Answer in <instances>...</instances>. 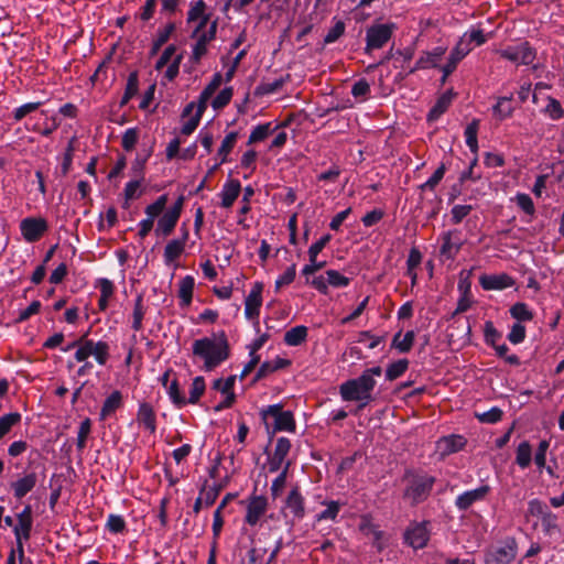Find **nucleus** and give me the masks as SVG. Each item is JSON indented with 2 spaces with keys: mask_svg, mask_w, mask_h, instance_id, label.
Masks as SVG:
<instances>
[{
  "mask_svg": "<svg viewBox=\"0 0 564 564\" xmlns=\"http://www.w3.org/2000/svg\"><path fill=\"white\" fill-rule=\"evenodd\" d=\"M193 355L204 359V369L210 371L229 357V345L224 332L193 343Z\"/></svg>",
  "mask_w": 564,
  "mask_h": 564,
  "instance_id": "nucleus-1",
  "label": "nucleus"
},
{
  "mask_svg": "<svg viewBox=\"0 0 564 564\" xmlns=\"http://www.w3.org/2000/svg\"><path fill=\"white\" fill-rule=\"evenodd\" d=\"M377 384L376 379H370L367 376H359L355 379H349L339 386V394L343 401L359 402L357 410H362L371 401H373L372 392Z\"/></svg>",
  "mask_w": 564,
  "mask_h": 564,
  "instance_id": "nucleus-2",
  "label": "nucleus"
},
{
  "mask_svg": "<svg viewBox=\"0 0 564 564\" xmlns=\"http://www.w3.org/2000/svg\"><path fill=\"white\" fill-rule=\"evenodd\" d=\"M406 487L403 492V498L409 500L411 505H419L425 501L435 484V477L426 473H413L408 470L404 475Z\"/></svg>",
  "mask_w": 564,
  "mask_h": 564,
  "instance_id": "nucleus-3",
  "label": "nucleus"
},
{
  "mask_svg": "<svg viewBox=\"0 0 564 564\" xmlns=\"http://www.w3.org/2000/svg\"><path fill=\"white\" fill-rule=\"evenodd\" d=\"M518 554V543L508 536L498 544L489 546L484 554L485 564H510Z\"/></svg>",
  "mask_w": 564,
  "mask_h": 564,
  "instance_id": "nucleus-4",
  "label": "nucleus"
},
{
  "mask_svg": "<svg viewBox=\"0 0 564 564\" xmlns=\"http://www.w3.org/2000/svg\"><path fill=\"white\" fill-rule=\"evenodd\" d=\"M261 416L264 422L268 419H273V429L272 433L286 431L294 432L295 431V421L293 413L291 411H283L281 404H272L261 410Z\"/></svg>",
  "mask_w": 564,
  "mask_h": 564,
  "instance_id": "nucleus-5",
  "label": "nucleus"
},
{
  "mask_svg": "<svg viewBox=\"0 0 564 564\" xmlns=\"http://www.w3.org/2000/svg\"><path fill=\"white\" fill-rule=\"evenodd\" d=\"M393 24H373L366 32V52L383 47L392 36Z\"/></svg>",
  "mask_w": 564,
  "mask_h": 564,
  "instance_id": "nucleus-6",
  "label": "nucleus"
},
{
  "mask_svg": "<svg viewBox=\"0 0 564 564\" xmlns=\"http://www.w3.org/2000/svg\"><path fill=\"white\" fill-rule=\"evenodd\" d=\"M283 514L284 518L292 516L293 521H300L305 517V498L302 495L299 486L293 487L285 497Z\"/></svg>",
  "mask_w": 564,
  "mask_h": 564,
  "instance_id": "nucleus-7",
  "label": "nucleus"
},
{
  "mask_svg": "<svg viewBox=\"0 0 564 564\" xmlns=\"http://www.w3.org/2000/svg\"><path fill=\"white\" fill-rule=\"evenodd\" d=\"M500 56L517 65H531L536 57V53L528 42H522L500 51Z\"/></svg>",
  "mask_w": 564,
  "mask_h": 564,
  "instance_id": "nucleus-8",
  "label": "nucleus"
},
{
  "mask_svg": "<svg viewBox=\"0 0 564 564\" xmlns=\"http://www.w3.org/2000/svg\"><path fill=\"white\" fill-rule=\"evenodd\" d=\"M438 240L441 241L440 254L446 260H454L464 245L458 229L442 232Z\"/></svg>",
  "mask_w": 564,
  "mask_h": 564,
  "instance_id": "nucleus-9",
  "label": "nucleus"
},
{
  "mask_svg": "<svg viewBox=\"0 0 564 564\" xmlns=\"http://www.w3.org/2000/svg\"><path fill=\"white\" fill-rule=\"evenodd\" d=\"M262 290L263 285L260 282H256L245 300V316L249 321H256L254 326L259 332V314L262 305Z\"/></svg>",
  "mask_w": 564,
  "mask_h": 564,
  "instance_id": "nucleus-10",
  "label": "nucleus"
},
{
  "mask_svg": "<svg viewBox=\"0 0 564 564\" xmlns=\"http://www.w3.org/2000/svg\"><path fill=\"white\" fill-rule=\"evenodd\" d=\"M48 229L44 218L26 217L20 223L21 235L28 242L37 241Z\"/></svg>",
  "mask_w": 564,
  "mask_h": 564,
  "instance_id": "nucleus-11",
  "label": "nucleus"
},
{
  "mask_svg": "<svg viewBox=\"0 0 564 564\" xmlns=\"http://www.w3.org/2000/svg\"><path fill=\"white\" fill-rule=\"evenodd\" d=\"M430 531L427 522L413 523L404 532V541L411 547L419 550L427 545Z\"/></svg>",
  "mask_w": 564,
  "mask_h": 564,
  "instance_id": "nucleus-12",
  "label": "nucleus"
},
{
  "mask_svg": "<svg viewBox=\"0 0 564 564\" xmlns=\"http://www.w3.org/2000/svg\"><path fill=\"white\" fill-rule=\"evenodd\" d=\"M489 492L490 487L488 485H482L476 489L467 490L457 496L455 507L460 511H466L475 502L482 501Z\"/></svg>",
  "mask_w": 564,
  "mask_h": 564,
  "instance_id": "nucleus-13",
  "label": "nucleus"
},
{
  "mask_svg": "<svg viewBox=\"0 0 564 564\" xmlns=\"http://www.w3.org/2000/svg\"><path fill=\"white\" fill-rule=\"evenodd\" d=\"M217 31V21H213L208 28V30H202L198 34L195 36H198L196 44L193 47V55L192 59L194 62H199L200 58L206 54L207 52V44L213 41L216 36Z\"/></svg>",
  "mask_w": 564,
  "mask_h": 564,
  "instance_id": "nucleus-14",
  "label": "nucleus"
},
{
  "mask_svg": "<svg viewBox=\"0 0 564 564\" xmlns=\"http://www.w3.org/2000/svg\"><path fill=\"white\" fill-rule=\"evenodd\" d=\"M291 442L286 437H279L276 440L274 452L268 458V466L270 473L278 471L284 464L285 457L290 453Z\"/></svg>",
  "mask_w": 564,
  "mask_h": 564,
  "instance_id": "nucleus-15",
  "label": "nucleus"
},
{
  "mask_svg": "<svg viewBox=\"0 0 564 564\" xmlns=\"http://www.w3.org/2000/svg\"><path fill=\"white\" fill-rule=\"evenodd\" d=\"M471 46L464 40H460L452 50L446 64L442 67L443 80L446 79L457 67V64L471 51Z\"/></svg>",
  "mask_w": 564,
  "mask_h": 564,
  "instance_id": "nucleus-16",
  "label": "nucleus"
},
{
  "mask_svg": "<svg viewBox=\"0 0 564 564\" xmlns=\"http://www.w3.org/2000/svg\"><path fill=\"white\" fill-rule=\"evenodd\" d=\"M267 509L268 500L264 496H252L247 506L245 521L250 525H256L267 512Z\"/></svg>",
  "mask_w": 564,
  "mask_h": 564,
  "instance_id": "nucleus-17",
  "label": "nucleus"
},
{
  "mask_svg": "<svg viewBox=\"0 0 564 564\" xmlns=\"http://www.w3.org/2000/svg\"><path fill=\"white\" fill-rule=\"evenodd\" d=\"M479 283L484 290H505L514 285V280L507 273L500 274H482Z\"/></svg>",
  "mask_w": 564,
  "mask_h": 564,
  "instance_id": "nucleus-18",
  "label": "nucleus"
},
{
  "mask_svg": "<svg viewBox=\"0 0 564 564\" xmlns=\"http://www.w3.org/2000/svg\"><path fill=\"white\" fill-rule=\"evenodd\" d=\"M466 440L462 435H448L436 442V449L442 456H447L464 448Z\"/></svg>",
  "mask_w": 564,
  "mask_h": 564,
  "instance_id": "nucleus-19",
  "label": "nucleus"
},
{
  "mask_svg": "<svg viewBox=\"0 0 564 564\" xmlns=\"http://www.w3.org/2000/svg\"><path fill=\"white\" fill-rule=\"evenodd\" d=\"M240 192L241 184L238 180L230 178L226 181L219 194L221 197L220 206L227 209L230 208L238 198Z\"/></svg>",
  "mask_w": 564,
  "mask_h": 564,
  "instance_id": "nucleus-20",
  "label": "nucleus"
},
{
  "mask_svg": "<svg viewBox=\"0 0 564 564\" xmlns=\"http://www.w3.org/2000/svg\"><path fill=\"white\" fill-rule=\"evenodd\" d=\"M188 238V231L185 229L181 239H172L164 248V262L171 264L184 252L185 243Z\"/></svg>",
  "mask_w": 564,
  "mask_h": 564,
  "instance_id": "nucleus-21",
  "label": "nucleus"
},
{
  "mask_svg": "<svg viewBox=\"0 0 564 564\" xmlns=\"http://www.w3.org/2000/svg\"><path fill=\"white\" fill-rule=\"evenodd\" d=\"M37 482V476L35 473H29L18 480L11 482L13 495L17 499H22L30 491L34 489Z\"/></svg>",
  "mask_w": 564,
  "mask_h": 564,
  "instance_id": "nucleus-22",
  "label": "nucleus"
},
{
  "mask_svg": "<svg viewBox=\"0 0 564 564\" xmlns=\"http://www.w3.org/2000/svg\"><path fill=\"white\" fill-rule=\"evenodd\" d=\"M444 54H445V48L442 46H437V47L433 48L431 52L424 53L416 61L414 67L410 70V73H414L417 69H426V68L436 67Z\"/></svg>",
  "mask_w": 564,
  "mask_h": 564,
  "instance_id": "nucleus-23",
  "label": "nucleus"
},
{
  "mask_svg": "<svg viewBox=\"0 0 564 564\" xmlns=\"http://www.w3.org/2000/svg\"><path fill=\"white\" fill-rule=\"evenodd\" d=\"M137 421L143 425L150 433L156 431V415L153 406L148 402H142L137 412Z\"/></svg>",
  "mask_w": 564,
  "mask_h": 564,
  "instance_id": "nucleus-24",
  "label": "nucleus"
},
{
  "mask_svg": "<svg viewBox=\"0 0 564 564\" xmlns=\"http://www.w3.org/2000/svg\"><path fill=\"white\" fill-rule=\"evenodd\" d=\"M206 4L203 0H198L192 4L188 13L187 21L193 22L200 19L197 28L194 30V35L198 34L202 30H204L208 22V15H205Z\"/></svg>",
  "mask_w": 564,
  "mask_h": 564,
  "instance_id": "nucleus-25",
  "label": "nucleus"
},
{
  "mask_svg": "<svg viewBox=\"0 0 564 564\" xmlns=\"http://www.w3.org/2000/svg\"><path fill=\"white\" fill-rule=\"evenodd\" d=\"M178 219L180 218H177L174 212L165 210L158 220V225L155 228L156 236H170L173 232Z\"/></svg>",
  "mask_w": 564,
  "mask_h": 564,
  "instance_id": "nucleus-26",
  "label": "nucleus"
},
{
  "mask_svg": "<svg viewBox=\"0 0 564 564\" xmlns=\"http://www.w3.org/2000/svg\"><path fill=\"white\" fill-rule=\"evenodd\" d=\"M195 280L192 275H186L180 281L178 297L181 306L187 307L192 303Z\"/></svg>",
  "mask_w": 564,
  "mask_h": 564,
  "instance_id": "nucleus-27",
  "label": "nucleus"
},
{
  "mask_svg": "<svg viewBox=\"0 0 564 564\" xmlns=\"http://www.w3.org/2000/svg\"><path fill=\"white\" fill-rule=\"evenodd\" d=\"M453 100V94L451 91L444 93L431 108L427 115L429 121L437 120L451 106Z\"/></svg>",
  "mask_w": 564,
  "mask_h": 564,
  "instance_id": "nucleus-28",
  "label": "nucleus"
},
{
  "mask_svg": "<svg viewBox=\"0 0 564 564\" xmlns=\"http://www.w3.org/2000/svg\"><path fill=\"white\" fill-rule=\"evenodd\" d=\"M307 334L308 329L304 325L292 327L284 334V343L292 347L300 346L306 340Z\"/></svg>",
  "mask_w": 564,
  "mask_h": 564,
  "instance_id": "nucleus-29",
  "label": "nucleus"
},
{
  "mask_svg": "<svg viewBox=\"0 0 564 564\" xmlns=\"http://www.w3.org/2000/svg\"><path fill=\"white\" fill-rule=\"evenodd\" d=\"M221 80H223V77L219 73H216L213 76V79L210 80V83L203 89V91L199 95V98L197 101V106H199V108H204L206 110L207 102L213 97V95L216 93V90L219 88Z\"/></svg>",
  "mask_w": 564,
  "mask_h": 564,
  "instance_id": "nucleus-30",
  "label": "nucleus"
},
{
  "mask_svg": "<svg viewBox=\"0 0 564 564\" xmlns=\"http://www.w3.org/2000/svg\"><path fill=\"white\" fill-rule=\"evenodd\" d=\"M122 405V394L120 391H113L104 402L100 411V420L107 419Z\"/></svg>",
  "mask_w": 564,
  "mask_h": 564,
  "instance_id": "nucleus-31",
  "label": "nucleus"
},
{
  "mask_svg": "<svg viewBox=\"0 0 564 564\" xmlns=\"http://www.w3.org/2000/svg\"><path fill=\"white\" fill-rule=\"evenodd\" d=\"M323 505L326 508L315 516L314 523L321 522L323 520L336 521L341 508V503L339 501L330 500L323 501Z\"/></svg>",
  "mask_w": 564,
  "mask_h": 564,
  "instance_id": "nucleus-32",
  "label": "nucleus"
},
{
  "mask_svg": "<svg viewBox=\"0 0 564 564\" xmlns=\"http://www.w3.org/2000/svg\"><path fill=\"white\" fill-rule=\"evenodd\" d=\"M415 334L413 330H408L402 337V333L398 332L392 340V346L400 352H409L413 346Z\"/></svg>",
  "mask_w": 564,
  "mask_h": 564,
  "instance_id": "nucleus-33",
  "label": "nucleus"
},
{
  "mask_svg": "<svg viewBox=\"0 0 564 564\" xmlns=\"http://www.w3.org/2000/svg\"><path fill=\"white\" fill-rule=\"evenodd\" d=\"M492 110H494V115L499 120H505L506 118H509L514 110V107L512 105V98L511 97H500L498 99L497 104L494 106Z\"/></svg>",
  "mask_w": 564,
  "mask_h": 564,
  "instance_id": "nucleus-34",
  "label": "nucleus"
},
{
  "mask_svg": "<svg viewBox=\"0 0 564 564\" xmlns=\"http://www.w3.org/2000/svg\"><path fill=\"white\" fill-rule=\"evenodd\" d=\"M478 129H479V120L473 119L471 122H469L467 124V127L465 129V133H464L467 147L475 154L478 151V140H477Z\"/></svg>",
  "mask_w": 564,
  "mask_h": 564,
  "instance_id": "nucleus-35",
  "label": "nucleus"
},
{
  "mask_svg": "<svg viewBox=\"0 0 564 564\" xmlns=\"http://www.w3.org/2000/svg\"><path fill=\"white\" fill-rule=\"evenodd\" d=\"M237 139H238V132H236V131L229 132L225 137V139L223 140V142L218 149V153H217V156L220 159V163L227 162V156L232 151V149L237 142Z\"/></svg>",
  "mask_w": 564,
  "mask_h": 564,
  "instance_id": "nucleus-36",
  "label": "nucleus"
},
{
  "mask_svg": "<svg viewBox=\"0 0 564 564\" xmlns=\"http://www.w3.org/2000/svg\"><path fill=\"white\" fill-rule=\"evenodd\" d=\"M532 449L528 441H523L517 448L516 463L522 468H528L531 464Z\"/></svg>",
  "mask_w": 564,
  "mask_h": 564,
  "instance_id": "nucleus-37",
  "label": "nucleus"
},
{
  "mask_svg": "<svg viewBox=\"0 0 564 564\" xmlns=\"http://www.w3.org/2000/svg\"><path fill=\"white\" fill-rule=\"evenodd\" d=\"M166 203H167V195L164 194V195H161L160 197H158V199L154 203H152L145 207L144 213L147 215V218L151 219L154 223L156 217H159L161 214L163 215Z\"/></svg>",
  "mask_w": 564,
  "mask_h": 564,
  "instance_id": "nucleus-38",
  "label": "nucleus"
},
{
  "mask_svg": "<svg viewBox=\"0 0 564 564\" xmlns=\"http://www.w3.org/2000/svg\"><path fill=\"white\" fill-rule=\"evenodd\" d=\"M509 312L510 315L518 321V323L529 322L533 318V313L530 311L529 306L522 302L513 304Z\"/></svg>",
  "mask_w": 564,
  "mask_h": 564,
  "instance_id": "nucleus-39",
  "label": "nucleus"
},
{
  "mask_svg": "<svg viewBox=\"0 0 564 564\" xmlns=\"http://www.w3.org/2000/svg\"><path fill=\"white\" fill-rule=\"evenodd\" d=\"M275 128L271 127V122H267L263 124H258L253 128L249 135L248 144H253L260 141H263L265 138H268Z\"/></svg>",
  "mask_w": 564,
  "mask_h": 564,
  "instance_id": "nucleus-40",
  "label": "nucleus"
},
{
  "mask_svg": "<svg viewBox=\"0 0 564 564\" xmlns=\"http://www.w3.org/2000/svg\"><path fill=\"white\" fill-rule=\"evenodd\" d=\"M409 367L408 359H399L392 364H390L386 370V378L389 381H393L401 377Z\"/></svg>",
  "mask_w": 564,
  "mask_h": 564,
  "instance_id": "nucleus-41",
  "label": "nucleus"
},
{
  "mask_svg": "<svg viewBox=\"0 0 564 564\" xmlns=\"http://www.w3.org/2000/svg\"><path fill=\"white\" fill-rule=\"evenodd\" d=\"M139 79L135 72L131 73L128 77L124 94L120 100V107L126 106L129 100L138 93Z\"/></svg>",
  "mask_w": 564,
  "mask_h": 564,
  "instance_id": "nucleus-42",
  "label": "nucleus"
},
{
  "mask_svg": "<svg viewBox=\"0 0 564 564\" xmlns=\"http://www.w3.org/2000/svg\"><path fill=\"white\" fill-rule=\"evenodd\" d=\"M21 421V414L12 412L0 417V440L7 435L10 430Z\"/></svg>",
  "mask_w": 564,
  "mask_h": 564,
  "instance_id": "nucleus-43",
  "label": "nucleus"
},
{
  "mask_svg": "<svg viewBox=\"0 0 564 564\" xmlns=\"http://www.w3.org/2000/svg\"><path fill=\"white\" fill-rule=\"evenodd\" d=\"M205 388L206 386L203 377L198 376L194 378L189 390V398L188 400H186L187 403H197L200 397L203 395Z\"/></svg>",
  "mask_w": 564,
  "mask_h": 564,
  "instance_id": "nucleus-44",
  "label": "nucleus"
},
{
  "mask_svg": "<svg viewBox=\"0 0 564 564\" xmlns=\"http://www.w3.org/2000/svg\"><path fill=\"white\" fill-rule=\"evenodd\" d=\"M143 299L141 295L137 296L134 301L133 314H132V328L139 332L142 328V321L144 317Z\"/></svg>",
  "mask_w": 564,
  "mask_h": 564,
  "instance_id": "nucleus-45",
  "label": "nucleus"
},
{
  "mask_svg": "<svg viewBox=\"0 0 564 564\" xmlns=\"http://www.w3.org/2000/svg\"><path fill=\"white\" fill-rule=\"evenodd\" d=\"M291 466V463L290 462H286L284 467H283V470L279 474V476L272 481V485H271V495L272 497L275 499L280 496L282 489L284 488L285 486V482H286V477H288V471H289V468Z\"/></svg>",
  "mask_w": 564,
  "mask_h": 564,
  "instance_id": "nucleus-46",
  "label": "nucleus"
},
{
  "mask_svg": "<svg viewBox=\"0 0 564 564\" xmlns=\"http://www.w3.org/2000/svg\"><path fill=\"white\" fill-rule=\"evenodd\" d=\"M166 392H167L172 403L174 405H176L177 408H182L187 403L185 397L180 391L178 383H177L176 379H174L170 383V386L166 388Z\"/></svg>",
  "mask_w": 564,
  "mask_h": 564,
  "instance_id": "nucleus-47",
  "label": "nucleus"
},
{
  "mask_svg": "<svg viewBox=\"0 0 564 564\" xmlns=\"http://www.w3.org/2000/svg\"><path fill=\"white\" fill-rule=\"evenodd\" d=\"M18 523L13 527L15 540L28 541L31 538L33 521L17 520Z\"/></svg>",
  "mask_w": 564,
  "mask_h": 564,
  "instance_id": "nucleus-48",
  "label": "nucleus"
},
{
  "mask_svg": "<svg viewBox=\"0 0 564 564\" xmlns=\"http://www.w3.org/2000/svg\"><path fill=\"white\" fill-rule=\"evenodd\" d=\"M75 142H76V138L73 137L69 140L67 148L65 150L64 156H63L61 172H62V175H64V176L68 174V172L70 171V167H72L73 155H74V151H75Z\"/></svg>",
  "mask_w": 564,
  "mask_h": 564,
  "instance_id": "nucleus-49",
  "label": "nucleus"
},
{
  "mask_svg": "<svg viewBox=\"0 0 564 564\" xmlns=\"http://www.w3.org/2000/svg\"><path fill=\"white\" fill-rule=\"evenodd\" d=\"M93 352L91 356H95L97 362L101 366L106 365L109 357V346L106 341H93Z\"/></svg>",
  "mask_w": 564,
  "mask_h": 564,
  "instance_id": "nucleus-50",
  "label": "nucleus"
},
{
  "mask_svg": "<svg viewBox=\"0 0 564 564\" xmlns=\"http://www.w3.org/2000/svg\"><path fill=\"white\" fill-rule=\"evenodd\" d=\"M41 106H42L41 101L24 104L18 108H15L12 111V117H13L14 121H21L28 115L36 111Z\"/></svg>",
  "mask_w": 564,
  "mask_h": 564,
  "instance_id": "nucleus-51",
  "label": "nucleus"
},
{
  "mask_svg": "<svg viewBox=\"0 0 564 564\" xmlns=\"http://www.w3.org/2000/svg\"><path fill=\"white\" fill-rule=\"evenodd\" d=\"M484 336L486 344L490 346L497 345V343L501 339L502 335L495 327L491 321H487L484 325Z\"/></svg>",
  "mask_w": 564,
  "mask_h": 564,
  "instance_id": "nucleus-52",
  "label": "nucleus"
},
{
  "mask_svg": "<svg viewBox=\"0 0 564 564\" xmlns=\"http://www.w3.org/2000/svg\"><path fill=\"white\" fill-rule=\"evenodd\" d=\"M106 528L111 533H122L126 530V521L119 514H109Z\"/></svg>",
  "mask_w": 564,
  "mask_h": 564,
  "instance_id": "nucleus-53",
  "label": "nucleus"
},
{
  "mask_svg": "<svg viewBox=\"0 0 564 564\" xmlns=\"http://www.w3.org/2000/svg\"><path fill=\"white\" fill-rule=\"evenodd\" d=\"M232 88L231 87H226L224 88L221 91H219V94L213 99L212 101V107L215 109V110H219V109H223L224 107H226L231 98H232Z\"/></svg>",
  "mask_w": 564,
  "mask_h": 564,
  "instance_id": "nucleus-54",
  "label": "nucleus"
},
{
  "mask_svg": "<svg viewBox=\"0 0 564 564\" xmlns=\"http://www.w3.org/2000/svg\"><path fill=\"white\" fill-rule=\"evenodd\" d=\"M91 430V422L89 419H85L80 422L78 433H77V448L78 451H83L86 447V441Z\"/></svg>",
  "mask_w": 564,
  "mask_h": 564,
  "instance_id": "nucleus-55",
  "label": "nucleus"
},
{
  "mask_svg": "<svg viewBox=\"0 0 564 564\" xmlns=\"http://www.w3.org/2000/svg\"><path fill=\"white\" fill-rule=\"evenodd\" d=\"M445 172H446V166L444 163H442L436 169V171L432 174V176L424 184H422L420 186L421 189L422 191H425V189L433 191L438 185V183L442 181V178L444 177Z\"/></svg>",
  "mask_w": 564,
  "mask_h": 564,
  "instance_id": "nucleus-56",
  "label": "nucleus"
},
{
  "mask_svg": "<svg viewBox=\"0 0 564 564\" xmlns=\"http://www.w3.org/2000/svg\"><path fill=\"white\" fill-rule=\"evenodd\" d=\"M528 512L531 516L543 518L546 514L550 518L549 507L539 499H532L528 503Z\"/></svg>",
  "mask_w": 564,
  "mask_h": 564,
  "instance_id": "nucleus-57",
  "label": "nucleus"
},
{
  "mask_svg": "<svg viewBox=\"0 0 564 564\" xmlns=\"http://www.w3.org/2000/svg\"><path fill=\"white\" fill-rule=\"evenodd\" d=\"M205 109L204 108H199V106H197V110L195 112V116H193L192 118H189L182 127V133L185 134V135H189L192 134L195 129L198 127L199 124V121H200V118L204 113Z\"/></svg>",
  "mask_w": 564,
  "mask_h": 564,
  "instance_id": "nucleus-58",
  "label": "nucleus"
},
{
  "mask_svg": "<svg viewBox=\"0 0 564 564\" xmlns=\"http://www.w3.org/2000/svg\"><path fill=\"white\" fill-rule=\"evenodd\" d=\"M544 111L552 120H558L564 116V110L560 101L551 97L549 98Z\"/></svg>",
  "mask_w": 564,
  "mask_h": 564,
  "instance_id": "nucleus-59",
  "label": "nucleus"
},
{
  "mask_svg": "<svg viewBox=\"0 0 564 564\" xmlns=\"http://www.w3.org/2000/svg\"><path fill=\"white\" fill-rule=\"evenodd\" d=\"M476 416L482 423L494 424L501 420L502 411L499 408L494 406L486 412L477 413Z\"/></svg>",
  "mask_w": 564,
  "mask_h": 564,
  "instance_id": "nucleus-60",
  "label": "nucleus"
},
{
  "mask_svg": "<svg viewBox=\"0 0 564 564\" xmlns=\"http://www.w3.org/2000/svg\"><path fill=\"white\" fill-rule=\"evenodd\" d=\"M326 275L328 284L335 288L347 286L350 281L349 278L343 275L336 270H327Z\"/></svg>",
  "mask_w": 564,
  "mask_h": 564,
  "instance_id": "nucleus-61",
  "label": "nucleus"
},
{
  "mask_svg": "<svg viewBox=\"0 0 564 564\" xmlns=\"http://www.w3.org/2000/svg\"><path fill=\"white\" fill-rule=\"evenodd\" d=\"M138 131L135 128H129L124 131L121 140V145L126 151H131L138 142Z\"/></svg>",
  "mask_w": 564,
  "mask_h": 564,
  "instance_id": "nucleus-62",
  "label": "nucleus"
},
{
  "mask_svg": "<svg viewBox=\"0 0 564 564\" xmlns=\"http://www.w3.org/2000/svg\"><path fill=\"white\" fill-rule=\"evenodd\" d=\"M525 338V327L521 323H514L511 326L510 333L508 334V339L510 343L517 345L524 340Z\"/></svg>",
  "mask_w": 564,
  "mask_h": 564,
  "instance_id": "nucleus-63",
  "label": "nucleus"
},
{
  "mask_svg": "<svg viewBox=\"0 0 564 564\" xmlns=\"http://www.w3.org/2000/svg\"><path fill=\"white\" fill-rule=\"evenodd\" d=\"M517 205L528 215H533L535 212L532 198L524 193H519L516 196Z\"/></svg>",
  "mask_w": 564,
  "mask_h": 564,
  "instance_id": "nucleus-64",
  "label": "nucleus"
}]
</instances>
